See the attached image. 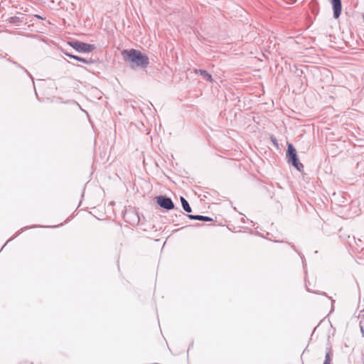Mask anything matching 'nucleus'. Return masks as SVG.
Masks as SVG:
<instances>
[{
	"instance_id": "nucleus-1",
	"label": "nucleus",
	"mask_w": 364,
	"mask_h": 364,
	"mask_svg": "<svg viewBox=\"0 0 364 364\" xmlns=\"http://www.w3.org/2000/svg\"><path fill=\"white\" fill-rule=\"evenodd\" d=\"M122 55L124 61L128 63L132 69L137 68H146L149 64L148 56L139 50L134 48L124 50Z\"/></svg>"
},
{
	"instance_id": "nucleus-2",
	"label": "nucleus",
	"mask_w": 364,
	"mask_h": 364,
	"mask_svg": "<svg viewBox=\"0 0 364 364\" xmlns=\"http://www.w3.org/2000/svg\"><path fill=\"white\" fill-rule=\"evenodd\" d=\"M287 158L288 163L291 164L298 171H301L303 170L304 165L299 162L296 149L291 144H288Z\"/></svg>"
},
{
	"instance_id": "nucleus-3",
	"label": "nucleus",
	"mask_w": 364,
	"mask_h": 364,
	"mask_svg": "<svg viewBox=\"0 0 364 364\" xmlns=\"http://www.w3.org/2000/svg\"><path fill=\"white\" fill-rule=\"evenodd\" d=\"M68 44L78 52L90 53L95 49V46L94 45L78 41H69Z\"/></svg>"
},
{
	"instance_id": "nucleus-4",
	"label": "nucleus",
	"mask_w": 364,
	"mask_h": 364,
	"mask_svg": "<svg viewBox=\"0 0 364 364\" xmlns=\"http://www.w3.org/2000/svg\"><path fill=\"white\" fill-rule=\"evenodd\" d=\"M157 204L166 210H172L174 208V204L170 198L164 196H159L156 198Z\"/></svg>"
},
{
	"instance_id": "nucleus-5",
	"label": "nucleus",
	"mask_w": 364,
	"mask_h": 364,
	"mask_svg": "<svg viewBox=\"0 0 364 364\" xmlns=\"http://www.w3.org/2000/svg\"><path fill=\"white\" fill-rule=\"evenodd\" d=\"M333 6V16L335 18H338L341 13L342 6L341 0H331Z\"/></svg>"
},
{
	"instance_id": "nucleus-6",
	"label": "nucleus",
	"mask_w": 364,
	"mask_h": 364,
	"mask_svg": "<svg viewBox=\"0 0 364 364\" xmlns=\"http://www.w3.org/2000/svg\"><path fill=\"white\" fill-rule=\"evenodd\" d=\"M65 53V55L70 57V58L75 59V60H76L77 61L84 63L85 64H91L92 63V60H88V59H86V58H83L79 57L77 55L70 54L68 53Z\"/></svg>"
},
{
	"instance_id": "nucleus-7",
	"label": "nucleus",
	"mask_w": 364,
	"mask_h": 364,
	"mask_svg": "<svg viewBox=\"0 0 364 364\" xmlns=\"http://www.w3.org/2000/svg\"><path fill=\"white\" fill-rule=\"evenodd\" d=\"M195 73H199L204 80L208 81V82H212L213 81V77H212V75L208 73L206 70H195Z\"/></svg>"
},
{
	"instance_id": "nucleus-8",
	"label": "nucleus",
	"mask_w": 364,
	"mask_h": 364,
	"mask_svg": "<svg viewBox=\"0 0 364 364\" xmlns=\"http://www.w3.org/2000/svg\"><path fill=\"white\" fill-rule=\"evenodd\" d=\"M25 20L24 16L21 15V16H12L9 18L8 21L11 24L18 25L20 23H23Z\"/></svg>"
},
{
	"instance_id": "nucleus-9",
	"label": "nucleus",
	"mask_w": 364,
	"mask_h": 364,
	"mask_svg": "<svg viewBox=\"0 0 364 364\" xmlns=\"http://www.w3.org/2000/svg\"><path fill=\"white\" fill-rule=\"evenodd\" d=\"M188 217L192 220H202L205 222L213 221V220L208 216L199 215H188Z\"/></svg>"
},
{
	"instance_id": "nucleus-10",
	"label": "nucleus",
	"mask_w": 364,
	"mask_h": 364,
	"mask_svg": "<svg viewBox=\"0 0 364 364\" xmlns=\"http://www.w3.org/2000/svg\"><path fill=\"white\" fill-rule=\"evenodd\" d=\"M333 356V350L331 347L326 348V355L323 364H331Z\"/></svg>"
},
{
	"instance_id": "nucleus-11",
	"label": "nucleus",
	"mask_w": 364,
	"mask_h": 364,
	"mask_svg": "<svg viewBox=\"0 0 364 364\" xmlns=\"http://www.w3.org/2000/svg\"><path fill=\"white\" fill-rule=\"evenodd\" d=\"M181 202L182 207L186 212L191 213L192 211L188 202L182 196L181 197Z\"/></svg>"
},
{
	"instance_id": "nucleus-12",
	"label": "nucleus",
	"mask_w": 364,
	"mask_h": 364,
	"mask_svg": "<svg viewBox=\"0 0 364 364\" xmlns=\"http://www.w3.org/2000/svg\"><path fill=\"white\" fill-rule=\"evenodd\" d=\"M35 17L38 18V19H43V18L41 16H39V15H35Z\"/></svg>"
}]
</instances>
